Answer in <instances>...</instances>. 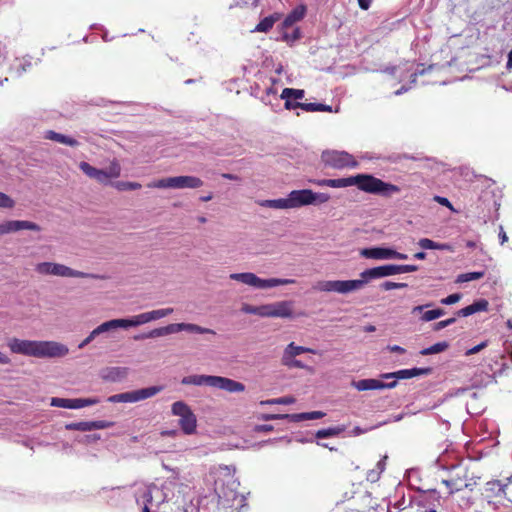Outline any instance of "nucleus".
Listing matches in <instances>:
<instances>
[{"mask_svg":"<svg viewBox=\"0 0 512 512\" xmlns=\"http://www.w3.org/2000/svg\"><path fill=\"white\" fill-rule=\"evenodd\" d=\"M490 341L475 342L469 338L458 340L450 352V382L459 381L463 386H450V397L466 395L471 399L477 397L473 388H483L496 381L497 376L508 369L503 357L500 360L489 358L476 364L480 352L488 347Z\"/></svg>","mask_w":512,"mask_h":512,"instance_id":"obj_1","label":"nucleus"},{"mask_svg":"<svg viewBox=\"0 0 512 512\" xmlns=\"http://www.w3.org/2000/svg\"><path fill=\"white\" fill-rule=\"evenodd\" d=\"M453 444L450 442V506H457L463 512L473 511L474 502L472 498L473 486L476 481L473 478L468 479L467 464L470 460L461 458L458 454L455 456L457 463H452L454 458Z\"/></svg>","mask_w":512,"mask_h":512,"instance_id":"obj_2","label":"nucleus"},{"mask_svg":"<svg viewBox=\"0 0 512 512\" xmlns=\"http://www.w3.org/2000/svg\"><path fill=\"white\" fill-rule=\"evenodd\" d=\"M311 182L319 187L345 188L356 186L365 193L383 197H390L400 192V188L397 185L384 182L371 174H357L338 179H317Z\"/></svg>","mask_w":512,"mask_h":512,"instance_id":"obj_3","label":"nucleus"},{"mask_svg":"<svg viewBox=\"0 0 512 512\" xmlns=\"http://www.w3.org/2000/svg\"><path fill=\"white\" fill-rule=\"evenodd\" d=\"M8 347L13 353L35 358H62L69 353L66 345L56 341H37L12 338Z\"/></svg>","mask_w":512,"mask_h":512,"instance_id":"obj_4","label":"nucleus"},{"mask_svg":"<svg viewBox=\"0 0 512 512\" xmlns=\"http://www.w3.org/2000/svg\"><path fill=\"white\" fill-rule=\"evenodd\" d=\"M293 306V301H279L260 306L244 304L241 310L245 313L254 314L260 317L291 318L294 316Z\"/></svg>","mask_w":512,"mask_h":512,"instance_id":"obj_5","label":"nucleus"},{"mask_svg":"<svg viewBox=\"0 0 512 512\" xmlns=\"http://www.w3.org/2000/svg\"><path fill=\"white\" fill-rule=\"evenodd\" d=\"M230 279L239 281L243 284H246L251 287H255L258 289H267L273 288L281 285H288L295 283L293 279H279V278H270V279H262L258 277L256 274L251 272L244 273H233L230 275Z\"/></svg>","mask_w":512,"mask_h":512,"instance_id":"obj_6","label":"nucleus"},{"mask_svg":"<svg viewBox=\"0 0 512 512\" xmlns=\"http://www.w3.org/2000/svg\"><path fill=\"white\" fill-rule=\"evenodd\" d=\"M79 168L86 176L104 185H107L110 179L121 175V166L117 160L111 161L106 170L95 168L84 161L80 162Z\"/></svg>","mask_w":512,"mask_h":512,"instance_id":"obj_7","label":"nucleus"},{"mask_svg":"<svg viewBox=\"0 0 512 512\" xmlns=\"http://www.w3.org/2000/svg\"><path fill=\"white\" fill-rule=\"evenodd\" d=\"M171 412L173 415L179 417V426L184 434L192 435L196 432V415L184 401L174 402L171 407Z\"/></svg>","mask_w":512,"mask_h":512,"instance_id":"obj_8","label":"nucleus"},{"mask_svg":"<svg viewBox=\"0 0 512 512\" xmlns=\"http://www.w3.org/2000/svg\"><path fill=\"white\" fill-rule=\"evenodd\" d=\"M203 185V181L195 176H175L162 178L157 181H153L147 184L149 188H174V189H184V188H199Z\"/></svg>","mask_w":512,"mask_h":512,"instance_id":"obj_9","label":"nucleus"},{"mask_svg":"<svg viewBox=\"0 0 512 512\" xmlns=\"http://www.w3.org/2000/svg\"><path fill=\"white\" fill-rule=\"evenodd\" d=\"M163 390L162 386H150L138 390L114 394L108 397L110 403H135L151 398Z\"/></svg>","mask_w":512,"mask_h":512,"instance_id":"obj_10","label":"nucleus"},{"mask_svg":"<svg viewBox=\"0 0 512 512\" xmlns=\"http://www.w3.org/2000/svg\"><path fill=\"white\" fill-rule=\"evenodd\" d=\"M321 160L325 166L333 169L356 168L358 166L357 160L345 151H324Z\"/></svg>","mask_w":512,"mask_h":512,"instance_id":"obj_11","label":"nucleus"},{"mask_svg":"<svg viewBox=\"0 0 512 512\" xmlns=\"http://www.w3.org/2000/svg\"><path fill=\"white\" fill-rule=\"evenodd\" d=\"M364 286V281L356 280H325L319 281L314 285V289L322 292H337L346 294L352 291L360 290Z\"/></svg>","mask_w":512,"mask_h":512,"instance_id":"obj_12","label":"nucleus"},{"mask_svg":"<svg viewBox=\"0 0 512 512\" xmlns=\"http://www.w3.org/2000/svg\"><path fill=\"white\" fill-rule=\"evenodd\" d=\"M36 271L43 275H56V276H62V277H75V278L95 277L94 275L71 269L65 265L51 263V262H42V263L37 264Z\"/></svg>","mask_w":512,"mask_h":512,"instance_id":"obj_13","label":"nucleus"},{"mask_svg":"<svg viewBox=\"0 0 512 512\" xmlns=\"http://www.w3.org/2000/svg\"><path fill=\"white\" fill-rule=\"evenodd\" d=\"M186 329L191 330V331H197L200 333L211 332L210 330L203 329L197 325L186 324L184 322H180V323H173V324H170L165 327L153 329L148 333H143V334L135 336L134 339L140 340V339H146V338H157V337H162V336H166L169 334L177 333V332H180V331L186 330Z\"/></svg>","mask_w":512,"mask_h":512,"instance_id":"obj_14","label":"nucleus"},{"mask_svg":"<svg viewBox=\"0 0 512 512\" xmlns=\"http://www.w3.org/2000/svg\"><path fill=\"white\" fill-rule=\"evenodd\" d=\"M507 481H509L507 479ZM512 484L511 482H508V484H503L500 480H492L488 481L485 486L484 490L482 492L483 497L488 501L489 504L492 503V499H508L510 495L511 487L509 486Z\"/></svg>","mask_w":512,"mask_h":512,"instance_id":"obj_15","label":"nucleus"},{"mask_svg":"<svg viewBox=\"0 0 512 512\" xmlns=\"http://www.w3.org/2000/svg\"><path fill=\"white\" fill-rule=\"evenodd\" d=\"M239 483H237L232 478L227 482V488L225 487L224 482H220L217 480L215 482V492L217 493L219 499L222 501L223 505L233 506L234 501L237 499L238 494L236 492V488Z\"/></svg>","mask_w":512,"mask_h":512,"instance_id":"obj_16","label":"nucleus"},{"mask_svg":"<svg viewBox=\"0 0 512 512\" xmlns=\"http://www.w3.org/2000/svg\"><path fill=\"white\" fill-rule=\"evenodd\" d=\"M98 398H58L51 399V406L66 408V409H81L87 406L98 404Z\"/></svg>","mask_w":512,"mask_h":512,"instance_id":"obj_17","label":"nucleus"},{"mask_svg":"<svg viewBox=\"0 0 512 512\" xmlns=\"http://www.w3.org/2000/svg\"><path fill=\"white\" fill-rule=\"evenodd\" d=\"M398 270V265L396 264H386L378 267H373L361 272V279H358V281H364L365 285L368 281L372 279H378L382 277L399 274Z\"/></svg>","mask_w":512,"mask_h":512,"instance_id":"obj_18","label":"nucleus"},{"mask_svg":"<svg viewBox=\"0 0 512 512\" xmlns=\"http://www.w3.org/2000/svg\"><path fill=\"white\" fill-rule=\"evenodd\" d=\"M142 323L143 322H103L99 327L94 329L91 332V334L79 344L78 347L80 349L85 347L96 335H98L100 333L108 332V331L116 329V328H125L126 329L128 327L136 326V325H139Z\"/></svg>","mask_w":512,"mask_h":512,"instance_id":"obj_19","label":"nucleus"},{"mask_svg":"<svg viewBox=\"0 0 512 512\" xmlns=\"http://www.w3.org/2000/svg\"><path fill=\"white\" fill-rule=\"evenodd\" d=\"M351 385L357 389L358 391H367V390H380V389H391L397 385V381H392L385 383L378 379H361V380H353Z\"/></svg>","mask_w":512,"mask_h":512,"instance_id":"obj_20","label":"nucleus"},{"mask_svg":"<svg viewBox=\"0 0 512 512\" xmlns=\"http://www.w3.org/2000/svg\"><path fill=\"white\" fill-rule=\"evenodd\" d=\"M23 229L39 231L40 227L30 221L25 220H10L0 224V235L17 232Z\"/></svg>","mask_w":512,"mask_h":512,"instance_id":"obj_21","label":"nucleus"},{"mask_svg":"<svg viewBox=\"0 0 512 512\" xmlns=\"http://www.w3.org/2000/svg\"><path fill=\"white\" fill-rule=\"evenodd\" d=\"M153 484H142L135 490L138 505H142L143 512H149V505L153 506Z\"/></svg>","mask_w":512,"mask_h":512,"instance_id":"obj_22","label":"nucleus"},{"mask_svg":"<svg viewBox=\"0 0 512 512\" xmlns=\"http://www.w3.org/2000/svg\"><path fill=\"white\" fill-rule=\"evenodd\" d=\"M129 374L128 367L110 366L100 370V377L108 382H121L127 378Z\"/></svg>","mask_w":512,"mask_h":512,"instance_id":"obj_23","label":"nucleus"},{"mask_svg":"<svg viewBox=\"0 0 512 512\" xmlns=\"http://www.w3.org/2000/svg\"><path fill=\"white\" fill-rule=\"evenodd\" d=\"M445 315V311L440 308H431V305L416 306L412 309V316L419 320H435Z\"/></svg>","mask_w":512,"mask_h":512,"instance_id":"obj_24","label":"nucleus"},{"mask_svg":"<svg viewBox=\"0 0 512 512\" xmlns=\"http://www.w3.org/2000/svg\"><path fill=\"white\" fill-rule=\"evenodd\" d=\"M212 387L219 388L231 393L242 392L245 390V386L241 382L221 376L213 377Z\"/></svg>","mask_w":512,"mask_h":512,"instance_id":"obj_25","label":"nucleus"},{"mask_svg":"<svg viewBox=\"0 0 512 512\" xmlns=\"http://www.w3.org/2000/svg\"><path fill=\"white\" fill-rule=\"evenodd\" d=\"M312 190L302 189L293 190L289 193V201H291L292 208L311 205Z\"/></svg>","mask_w":512,"mask_h":512,"instance_id":"obj_26","label":"nucleus"},{"mask_svg":"<svg viewBox=\"0 0 512 512\" xmlns=\"http://www.w3.org/2000/svg\"><path fill=\"white\" fill-rule=\"evenodd\" d=\"M429 368H412V369H403L392 373H385L381 375L383 379H409L415 376L427 375L429 374Z\"/></svg>","mask_w":512,"mask_h":512,"instance_id":"obj_27","label":"nucleus"},{"mask_svg":"<svg viewBox=\"0 0 512 512\" xmlns=\"http://www.w3.org/2000/svg\"><path fill=\"white\" fill-rule=\"evenodd\" d=\"M391 252L392 249L390 248L373 247L362 249L360 254L370 259H391Z\"/></svg>","mask_w":512,"mask_h":512,"instance_id":"obj_28","label":"nucleus"},{"mask_svg":"<svg viewBox=\"0 0 512 512\" xmlns=\"http://www.w3.org/2000/svg\"><path fill=\"white\" fill-rule=\"evenodd\" d=\"M213 377L211 375H189L182 378L183 385L210 386L212 387Z\"/></svg>","mask_w":512,"mask_h":512,"instance_id":"obj_29","label":"nucleus"},{"mask_svg":"<svg viewBox=\"0 0 512 512\" xmlns=\"http://www.w3.org/2000/svg\"><path fill=\"white\" fill-rule=\"evenodd\" d=\"M488 305H489V303L487 300L480 299V300L474 302L473 304L468 305L467 307L458 310L456 315L458 317H467V316H470L473 313L478 312V311H486L488 308Z\"/></svg>","mask_w":512,"mask_h":512,"instance_id":"obj_30","label":"nucleus"},{"mask_svg":"<svg viewBox=\"0 0 512 512\" xmlns=\"http://www.w3.org/2000/svg\"><path fill=\"white\" fill-rule=\"evenodd\" d=\"M173 312L172 308H162L153 311H149L146 313H142L133 317L131 320H159L161 318L167 317L171 315Z\"/></svg>","mask_w":512,"mask_h":512,"instance_id":"obj_31","label":"nucleus"},{"mask_svg":"<svg viewBox=\"0 0 512 512\" xmlns=\"http://www.w3.org/2000/svg\"><path fill=\"white\" fill-rule=\"evenodd\" d=\"M45 139L52 140L71 147H77L79 145V142L76 139L61 133H57L53 130H49L45 133Z\"/></svg>","mask_w":512,"mask_h":512,"instance_id":"obj_32","label":"nucleus"},{"mask_svg":"<svg viewBox=\"0 0 512 512\" xmlns=\"http://www.w3.org/2000/svg\"><path fill=\"white\" fill-rule=\"evenodd\" d=\"M306 14V8L303 5H299L294 8L284 19L283 25L285 27L292 26L294 23L302 20Z\"/></svg>","mask_w":512,"mask_h":512,"instance_id":"obj_33","label":"nucleus"},{"mask_svg":"<svg viewBox=\"0 0 512 512\" xmlns=\"http://www.w3.org/2000/svg\"><path fill=\"white\" fill-rule=\"evenodd\" d=\"M280 19V15L278 13H274L263 18L255 27L254 31L256 32H264L267 33L270 31L274 24Z\"/></svg>","mask_w":512,"mask_h":512,"instance_id":"obj_34","label":"nucleus"},{"mask_svg":"<svg viewBox=\"0 0 512 512\" xmlns=\"http://www.w3.org/2000/svg\"><path fill=\"white\" fill-rule=\"evenodd\" d=\"M346 430L345 425H338L335 427H329L326 429L318 430L315 434L317 439L330 438L340 435L342 432Z\"/></svg>","mask_w":512,"mask_h":512,"instance_id":"obj_35","label":"nucleus"},{"mask_svg":"<svg viewBox=\"0 0 512 512\" xmlns=\"http://www.w3.org/2000/svg\"><path fill=\"white\" fill-rule=\"evenodd\" d=\"M324 416H325V413L322 411L303 412V413L291 414L290 421L291 422H301L304 420L320 419V418H323Z\"/></svg>","mask_w":512,"mask_h":512,"instance_id":"obj_36","label":"nucleus"},{"mask_svg":"<svg viewBox=\"0 0 512 512\" xmlns=\"http://www.w3.org/2000/svg\"><path fill=\"white\" fill-rule=\"evenodd\" d=\"M282 365L288 367V368H298V369H304L306 366L300 361L295 359L293 354L290 353L286 348L283 352L282 358H281Z\"/></svg>","mask_w":512,"mask_h":512,"instance_id":"obj_37","label":"nucleus"},{"mask_svg":"<svg viewBox=\"0 0 512 512\" xmlns=\"http://www.w3.org/2000/svg\"><path fill=\"white\" fill-rule=\"evenodd\" d=\"M261 205L274 209H292V204L291 201H289V196L287 198L265 200L263 203H261Z\"/></svg>","mask_w":512,"mask_h":512,"instance_id":"obj_38","label":"nucleus"},{"mask_svg":"<svg viewBox=\"0 0 512 512\" xmlns=\"http://www.w3.org/2000/svg\"><path fill=\"white\" fill-rule=\"evenodd\" d=\"M300 108L307 112H331L332 108L329 105L321 103H302Z\"/></svg>","mask_w":512,"mask_h":512,"instance_id":"obj_39","label":"nucleus"},{"mask_svg":"<svg viewBox=\"0 0 512 512\" xmlns=\"http://www.w3.org/2000/svg\"><path fill=\"white\" fill-rule=\"evenodd\" d=\"M448 348V343L446 341H442L439 343H436L430 347L424 348L420 351L421 355H431V354H437L440 352L445 351Z\"/></svg>","mask_w":512,"mask_h":512,"instance_id":"obj_40","label":"nucleus"},{"mask_svg":"<svg viewBox=\"0 0 512 512\" xmlns=\"http://www.w3.org/2000/svg\"><path fill=\"white\" fill-rule=\"evenodd\" d=\"M304 90L294 88H284L281 92V98H291L294 100H301L304 97Z\"/></svg>","mask_w":512,"mask_h":512,"instance_id":"obj_41","label":"nucleus"},{"mask_svg":"<svg viewBox=\"0 0 512 512\" xmlns=\"http://www.w3.org/2000/svg\"><path fill=\"white\" fill-rule=\"evenodd\" d=\"M67 430L73 431H92V421H81V422H73L69 423L65 426Z\"/></svg>","mask_w":512,"mask_h":512,"instance_id":"obj_42","label":"nucleus"},{"mask_svg":"<svg viewBox=\"0 0 512 512\" xmlns=\"http://www.w3.org/2000/svg\"><path fill=\"white\" fill-rule=\"evenodd\" d=\"M295 398L292 397V396H284V397H279V398H274V399H268V400H265V401H261V405H274V404H279V405H289V404H293L295 403Z\"/></svg>","mask_w":512,"mask_h":512,"instance_id":"obj_43","label":"nucleus"},{"mask_svg":"<svg viewBox=\"0 0 512 512\" xmlns=\"http://www.w3.org/2000/svg\"><path fill=\"white\" fill-rule=\"evenodd\" d=\"M484 275H485L484 271L464 273V274H460L457 277L456 282L463 283V282H468V281H472V280H477V279L484 277Z\"/></svg>","mask_w":512,"mask_h":512,"instance_id":"obj_44","label":"nucleus"},{"mask_svg":"<svg viewBox=\"0 0 512 512\" xmlns=\"http://www.w3.org/2000/svg\"><path fill=\"white\" fill-rule=\"evenodd\" d=\"M113 185L119 191L137 190L141 188V184L138 182L118 181Z\"/></svg>","mask_w":512,"mask_h":512,"instance_id":"obj_45","label":"nucleus"},{"mask_svg":"<svg viewBox=\"0 0 512 512\" xmlns=\"http://www.w3.org/2000/svg\"><path fill=\"white\" fill-rule=\"evenodd\" d=\"M286 349L288 351H290L291 354H293L294 357L302 354V353H314L315 351L310 349V348H306V347H303V346H297L295 345L294 342H291L290 344L287 345Z\"/></svg>","mask_w":512,"mask_h":512,"instance_id":"obj_46","label":"nucleus"},{"mask_svg":"<svg viewBox=\"0 0 512 512\" xmlns=\"http://www.w3.org/2000/svg\"><path fill=\"white\" fill-rule=\"evenodd\" d=\"M407 287L406 283H397L392 281H384L379 285L380 290L389 291L393 289H401Z\"/></svg>","mask_w":512,"mask_h":512,"instance_id":"obj_47","label":"nucleus"},{"mask_svg":"<svg viewBox=\"0 0 512 512\" xmlns=\"http://www.w3.org/2000/svg\"><path fill=\"white\" fill-rule=\"evenodd\" d=\"M330 200V195L327 193H316L312 191V199H311V205L312 204H323Z\"/></svg>","mask_w":512,"mask_h":512,"instance_id":"obj_48","label":"nucleus"},{"mask_svg":"<svg viewBox=\"0 0 512 512\" xmlns=\"http://www.w3.org/2000/svg\"><path fill=\"white\" fill-rule=\"evenodd\" d=\"M153 505H160L164 501V493L157 485L153 484Z\"/></svg>","mask_w":512,"mask_h":512,"instance_id":"obj_49","label":"nucleus"},{"mask_svg":"<svg viewBox=\"0 0 512 512\" xmlns=\"http://www.w3.org/2000/svg\"><path fill=\"white\" fill-rule=\"evenodd\" d=\"M418 244L423 249L446 248V245H441L440 246V245L436 244L434 241H432V240H430L428 238L420 239Z\"/></svg>","mask_w":512,"mask_h":512,"instance_id":"obj_50","label":"nucleus"},{"mask_svg":"<svg viewBox=\"0 0 512 512\" xmlns=\"http://www.w3.org/2000/svg\"><path fill=\"white\" fill-rule=\"evenodd\" d=\"M14 206H15V201L7 194L0 192V207L11 209Z\"/></svg>","mask_w":512,"mask_h":512,"instance_id":"obj_51","label":"nucleus"},{"mask_svg":"<svg viewBox=\"0 0 512 512\" xmlns=\"http://www.w3.org/2000/svg\"><path fill=\"white\" fill-rule=\"evenodd\" d=\"M385 459H386V456L383 459H381L380 461H378V463H377V468L379 469V472H375L374 470H372L368 473L369 480L375 481L378 479L379 474L381 472H383L385 469Z\"/></svg>","mask_w":512,"mask_h":512,"instance_id":"obj_52","label":"nucleus"},{"mask_svg":"<svg viewBox=\"0 0 512 512\" xmlns=\"http://www.w3.org/2000/svg\"><path fill=\"white\" fill-rule=\"evenodd\" d=\"M422 68L421 69H417L415 72H413L410 76V82L411 83H415L416 82V79L418 77V75H423L425 74L426 72H430L432 70L435 69V65H429L427 69H425L423 66V64L420 65Z\"/></svg>","mask_w":512,"mask_h":512,"instance_id":"obj_53","label":"nucleus"},{"mask_svg":"<svg viewBox=\"0 0 512 512\" xmlns=\"http://www.w3.org/2000/svg\"><path fill=\"white\" fill-rule=\"evenodd\" d=\"M113 425H114V423L111 421H105V420L92 421V430L106 429V428L112 427Z\"/></svg>","mask_w":512,"mask_h":512,"instance_id":"obj_54","label":"nucleus"},{"mask_svg":"<svg viewBox=\"0 0 512 512\" xmlns=\"http://www.w3.org/2000/svg\"><path fill=\"white\" fill-rule=\"evenodd\" d=\"M463 247L468 249H475L477 248V242L473 240H461L460 242L455 243V249Z\"/></svg>","mask_w":512,"mask_h":512,"instance_id":"obj_55","label":"nucleus"},{"mask_svg":"<svg viewBox=\"0 0 512 512\" xmlns=\"http://www.w3.org/2000/svg\"><path fill=\"white\" fill-rule=\"evenodd\" d=\"M290 415L291 414H263L261 416V419L265 420V421L276 420V419H288L290 421Z\"/></svg>","mask_w":512,"mask_h":512,"instance_id":"obj_56","label":"nucleus"},{"mask_svg":"<svg viewBox=\"0 0 512 512\" xmlns=\"http://www.w3.org/2000/svg\"><path fill=\"white\" fill-rule=\"evenodd\" d=\"M282 99L285 100L284 106L287 110L300 108V106H302V102H299L297 100H294L291 98H282Z\"/></svg>","mask_w":512,"mask_h":512,"instance_id":"obj_57","label":"nucleus"},{"mask_svg":"<svg viewBox=\"0 0 512 512\" xmlns=\"http://www.w3.org/2000/svg\"><path fill=\"white\" fill-rule=\"evenodd\" d=\"M398 269V273L403 274L414 272L418 269V267L416 265H398Z\"/></svg>","mask_w":512,"mask_h":512,"instance_id":"obj_58","label":"nucleus"},{"mask_svg":"<svg viewBox=\"0 0 512 512\" xmlns=\"http://www.w3.org/2000/svg\"><path fill=\"white\" fill-rule=\"evenodd\" d=\"M391 259H400V260H405L407 259V255L406 254H403V253H400V252H397L395 250L392 249V252H391Z\"/></svg>","mask_w":512,"mask_h":512,"instance_id":"obj_59","label":"nucleus"},{"mask_svg":"<svg viewBox=\"0 0 512 512\" xmlns=\"http://www.w3.org/2000/svg\"><path fill=\"white\" fill-rule=\"evenodd\" d=\"M272 430H273V426L268 425V424L258 425L256 427V431H258V432H270Z\"/></svg>","mask_w":512,"mask_h":512,"instance_id":"obj_60","label":"nucleus"},{"mask_svg":"<svg viewBox=\"0 0 512 512\" xmlns=\"http://www.w3.org/2000/svg\"><path fill=\"white\" fill-rule=\"evenodd\" d=\"M499 239H500V244L503 245L505 242L508 241V236L507 234L505 233L504 229L502 226H500V231H499Z\"/></svg>","mask_w":512,"mask_h":512,"instance_id":"obj_61","label":"nucleus"},{"mask_svg":"<svg viewBox=\"0 0 512 512\" xmlns=\"http://www.w3.org/2000/svg\"><path fill=\"white\" fill-rule=\"evenodd\" d=\"M358 4L361 9L367 10L371 5V0H358Z\"/></svg>","mask_w":512,"mask_h":512,"instance_id":"obj_62","label":"nucleus"},{"mask_svg":"<svg viewBox=\"0 0 512 512\" xmlns=\"http://www.w3.org/2000/svg\"><path fill=\"white\" fill-rule=\"evenodd\" d=\"M366 431H367V430H364V429H362V428H360V427H355V428L352 430V432L350 433V435H352V436H359V435H361V434L365 433Z\"/></svg>","mask_w":512,"mask_h":512,"instance_id":"obj_63","label":"nucleus"},{"mask_svg":"<svg viewBox=\"0 0 512 512\" xmlns=\"http://www.w3.org/2000/svg\"><path fill=\"white\" fill-rule=\"evenodd\" d=\"M461 298V295L458 293L450 294V305L457 303Z\"/></svg>","mask_w":512,"mask_h":512,"instance_id":"obj_64","label":"nucleus"}]
</instances>
